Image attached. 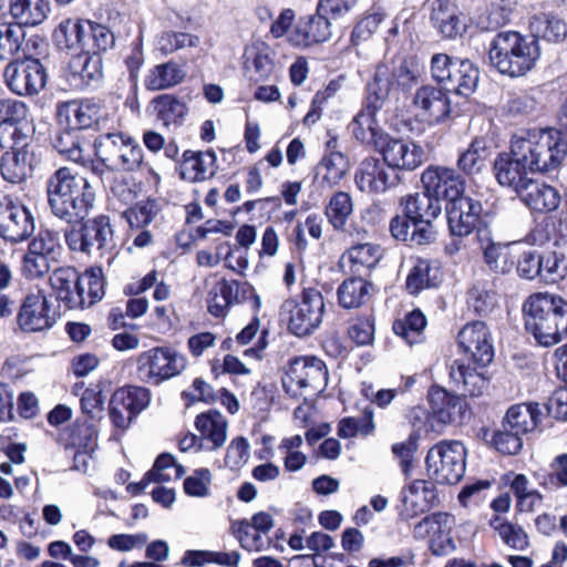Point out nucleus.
<instances>
[{
	"mask_svg": "<svg viewBox=\"0 0 567 567\" xmlns=\"http://www.w3.org/2000/svg\"><path fill=\"white\" fill-rule=\"evenodd\" d=\"M45 193L51 214L66 225L85 219L97 199L90 181L68 166L55 169L48 177Z\"/></svg>",
	"mask_w": 567,
	"mask_h": 567,
	"instance_id": "obj_1",
	"label": "nucleus"
},
{
	"mask_svg": "<svg viewBox=\"0 0 567 567\" xmlns=\"http://www.w3.org/2000/svg\"><path fill=\"white\" fill-rule=\"evenodd\" d=\"M524 329L538 347L551 348L567 339V299L548 291L530 293L522 305Z\"/></svg>",
	"mask_w": 567,
	"mask_h": 567,
	"instance_id": "obj_2",
	"label": "nucleus"
},
{
	"mask_svg": "<svg viewBox=\"0 0 567 567\" xmlns=\"http://www.w3.org/2000/svg\"><path fill=\"white\" fill-rule=\"evenodd\" d=\"M532 174L549 173L563 164L567 156V138L554 126L523 128L514 133L508 143Z\"/></svg>",
	"mask_w": 567,
	"mask_h": 567,
	"instance_id": "obj_3",
	"label": "nucleus"
},
{
	"mask_svg": "<svg viewBox=\"0 0 567 567\" xmlns=\"http://www.w3.org/2000/svg\"><path fill=\"white\" fill-rule=\"evenodd\" d=\"M542 55L538 38L516 30H501L489 41L487 58L492 68L511 79L533 71Z\"/></svg>",
	"mask_w": 567,
	"mask_h": 567,
	"instance_id": "obj_4",
	"label": "nucleus"
},
{
	"mask_svg": "<svg viewBox=\"0 0 567 567\" xmlns=\"http://www.w3.org/2000/svg\"><path fill=\"white\" fill-rule=\"evenodd\" d=\"M49 285L56 301L66 309H83L99 302L105 293V277L101 267H90L80 274L75 267L53 270Z\"/></svg>",
	"mask_w": 567,
	"mask_h": 567,
	"instance_id": "obj_5",
	"label": "nucleus"
},
{
	"mask_svg": "<svg viewBox=\"0 0 567 567\" xmlns=\"http://www.w3.org/2000/svg\"><path fill=\"white\" fill-rule=\"evenodd\" d=\"M64 230V240L73 252L107 257L111 259L117 247L115 238V224L110 215L97 214L86 217L82 221L68 225Z\"/></svg>",
	"mask_w": 567,
	"mask_h": 567,
	"instance_id": "obj_6",
	"label": "nucleus"
},
{
	"mask_svg": "<svg viewBox=\"0 0 567 567\" xmlns=\"http://www.w3.org/2000/svg\"><path fill=\"white\" fill-rule=\"evenodd\" d=\"M431 75L446 92L467 97L476 90L480 70L470 59L435 53L431 58Z\"/></svg>",
	"mask_w": 567,
	"mask_h": 567,
	"instance_id": "obj_7",
	"label": "nucleus"
},
{
	"mask_svg": "<svg viewBox=\"0 0 567 567\" xmlns=\"http://www.w3.org/2000/svg\"><path fill=\"white\" fill-rule=\"evenodd\" d=\"M61 313L54 307L44 289L37 288L24 293L14 316L16 330L25 333H43L51 330L60 319Z\"/></svg>",
	"mask_w": 567,
	"mask_h": 567,
	"instance_id": "obj_8",
	"label": "nucleus"
},
{
	"mask_svg": "<svg viewBox=\"0 0 567 567\" xmlns=\"http://www.w3.org/2000/svg\"><path fill=\"white\" fill-rule=\"evenodd\" d=\"M431 480L442 485L458 483L465 474L466 449L456 440H443L434 444L425 457Z\"/></svg>",
	"mask_w": 567,
	"mask_h": 567,
	"instance_id": "obj_9",
	"label": "nucleus"
},
{
	"mask_svg": "<svg viewBox=\"0 0 567 567\" xmlns=\"http://www.w3.org/2000/svg\"><path fill=\"white\" fill-rule=\"evenodd\" d=\"M445 214L449 231L454 237L464 238L475 234L478 240L489 231L488 213L477 197L463 193L445 204Z\"/></svg>",
	"mask_w": 567,
	"mask_h": 567,
	"instance_id": "obj_10",
	"label": "nucleus"
},
{
	"mask_svg": "<svg viewBox=\"0 0 567 567\" xmlns=\"http://www.w3.org/2000/svg\"><path fill=\"white\" fill-rule=\"evenodd\" d=\"M391 84L388 68L378 65L372 79L367 84L362 109L351 122L353 136L359 142H367L371 132L377 130L375 116L389 95Z\"/></svg>",
	"mask_w": 567,
	"mask_h": 567,
	"instance_id": "obj_11",
	"label": "nucleus"
},
{
	"mask_svg": "<svg viewBox=\"0 0 567 567\" xmlns=\"http://www.w3.org/2000/svg\"><path fill=\"white\" fill-rule=\"evenodd\" d=\"M136 377L146 384L159 385L179 375L186 368V358L171 347H154L138 354Z\"/></svg>",
	"mask_w": 567,
	"mask_h": 567,
	"instance_id": "obj_12",
	"label": "nucleus"
},
{
	"mask_svg": "<svg viewBox=\"0 0 567 567\" xmlns=\"http://www.w3.org/2000/svg\"><path fill=\"white\" fill-rule=\"evenodd\" d=\"M328 382V369L316 355H299L289 359L285 368L282 385L291 396H300L305 391L321 392Z\"/></svg>",
	"mask_w": 567,
	"mask_h": 567,
	"instance_id": "obj_13",
	"label": "nucleus"
},
{
	"mask_svg": "<svg viewBox=\"0 0 567 567\" xmlns=\"http://www.w3.org/2000/svg\"><path fill=\"white\" fill-rule=\"evenodd\" d=\"M249 302L254 312H259L261 300L248 281L221 278L207 293V311L214 318L224 319L234 305Z\"/></svg>",
	"mask_w": 567,
	"mask_h": 567,
	"instance_id": "obj_14",
	"label": "nucleus"
},
{
	"mask_svg": "<svg viewBox=\"0 0 567 567\" xmlns=\"http://www.w3.org/2000/svg\"><path fill=\"white\" fill-rule=\"evenodd\" d=\"M365 143H372L384 162L395 172L414 171L425 161V152L421 145L393 137L378 128L371 132Z\"/></svg>",
	"mask_w": 567,
	"mask_h": 567,
	"instance_id": "obj_15",
	"label": "nucleus"
},
{
	"mask_svg": "<svg viewBox=\"0 0 567 567\" xmlns=\"http://www.w3.org/2000/svg\"><path fill=\"white\" fill-rule=\"evenodd\" d=\"M110 112L102 99L85 97L59 102L55 106L56 122H68L81 132L101 131L110 121Z\"/></svg>",
	"mask_w": 567,
	"mask_h": 567,
	"instance_id": "obj_16",
	"label": "nucleus"
},
{
	"mask_svg": "<svg viewBox=\"0 0 567 567\" xmlns=\"http://www.w3.org/2000/svg\"><path fill=\"white\" fill-rule=\"evenodd\" d=\"M285 306L289 309L288 329L297 337L309 336L322 321L323 296L313 287L302 288L299 299L288 300Z\"/></svg>",
	"mask_w": 567,
	"mask_h": 567,
	"instance_id": "obj_17",
	"label": "nucleus"
},
{
	"mask_svg": "<svg viewBox=\"0 0 567 567\" xmlns=\"http://www.w3.org/2000/svg\"><path fill=\"white\" fill-rule=\"evenodd\" d=\"M8 89L19 96L39 94L47 85L48 71L43 63L32 56L10 61L3 71Z\"/></svg>",
	"mask_w": 567,
	"mask_h": 567,
	"instance_id": "obj_18",
	"label": "nucleus"
},
{
	"mask_svg": "<svg viewBox=\"0 0 567 567\" xmlns=\"http://www.w3.org/2000/svg\"><path fill=\"white\" fill-rule=\"evenodd\" d=\"M93 146L104 159L110 161L118 171L134 172L143 163V151L136 141L123 132H107L97 135Z\"/></svg>",
	"mask_w": 567,
	"mask_h": 567,
	"instance_id": "obj_19",
	"label": "nucleus"
},
{
	"mask_svg": "<svg viewBox=\"0 0 567 567\" xmlns=\"http://www.w3.org/2000/svg\"><path fill=\"white\" fill-rule=\"evenodd\" d=\"M11 137L10 150L0 157V174L6 182L16 185L25 182L32 175L37 157L29 136L22 130L16 128Z\"/></svg>",
	"mask_w": 567,
	"mask_h": 567,
	"instance_id": "obj_20",
	"label": "nucleus"
},
{
	"mask_svg": "<svg viewBox=\"0 0 567 567\" xmlns=\"http://www.w3.org/2000/svg\"><path fill=\"white\" fill-rule=\"evenodd\" d=\"M455 517L446 512H435L424 516L413 526V538L424 540L429 538V550L433 556H446L455 550L452 530Z\"/></svg>",
	"mask_w": 567,
	"mask_h": 567,
	"instance_id": "obj_21",
	"label": "nucleus"
},
{
	"mask_svg": "<svg viewBox=\"0 0 567 567\" xmlns=\"http://www.w3.org/2000/svg\"><path fill=\"white\" fill-rule=\"evenodd\" d=\"M456 343L465 361L481 369L488 367L494 360L492 332L484 321L473 320L465 323L457 333Z\"/></svg>",
	"mask_w": 567,
	"mask_h": 567,
	"instance_id": "obj_22",
	"label": "nucleus"
},
{
	"mask_svg": "<svg viewBox=\"0 0 567 567\" xmlns=\"http://www.w3.org/2000/svg\"><path fill=\"white\" fill-rule=\"evenodd\" d=\"M30 209L12 195L0 196V237L12 244L27 240L34 231Z\"/></svg>",
	"mask_w": 567,
	"mask_h": 567,
	"instance_id": "obj_23",
	"label": "nucleus"
},
{
	"mask_svg": "<svg viewBox=\"0 0 567 567\" xmlns=\"http://www.w3.org/2000/svg\"><path fill=\"white\" fill-rule=\"evenodd\" d=\"M151 401V391L138 385H124L112 394L109 403V414L112 424L121 430L130 426L131 422L145 410Z\"/></svg>",
	"mask_w": 567,
	"mask_h": 567,
	"instance_id": "obj_24",
	"label": "nucleus"
},
{
	"mask_svg": "<svg viewBox=\"0 0 567 567\" xmlns=\"http://www.w3.org/2000/svg\"><path fill=\"white\" fill-rule=\"evenodd\" d=\"M421 183L426 194L432 195L439 203L452 202L466 189L463 175L453 167L442 165H429L421 174Z\"/></svg>",
	"mask_w": 567,
	"mask_h": 567,
	"instance_id": "obj_25",
	"label": "nucleus"
},
{
	"mask_svg": "<svg viewBox=\"0 0 567 567\" xmlns=\"http://www.w3.org/2000/svg\"><path fill=\"white\" fill-rule=\"evenodd\" d=\"M354 183L360 192L378 195L398 186L401 176L383 158L370 156L359 164Z\"/></svg>",
	"mask_w": 567,
	"mask_h": 567,
	"instance_id": "obj_26",
	"label": "nucleus"
},
{
	"mask_svg": "<svg viewBox=\"0 0 567 567\" xmlns=\"http://www.w3.org/2000/svg\"><path fill=\"white\" fill-rule=\"evenodd\" d=\"M332 24L329 18L317 9L313 13L300 16L289 33V44L297 49H309L329 41Z\"/></svg>",
	"mask_w": 567,
	"mask_h": 567,
	"instance_id": "obj_27",
	"label": "nucleus"
},
{
	"mask_svg": "<svg viewBox=\"0 0 567 567\" xmlns=\"http://www.w3.org/2000/svg\"><path fill=\"white\" fill-rule=\"evenodd\" d=\"M413 105L429 124H440L452 118L449 92L440 85L420 86L414 94Z\"/></svg>",
	"mask_w": 567,
	"mask_h": 567,
	"instance_id": "obj_28",
	"label": "nucleus"
},
{
	"mask_svg": "<svg viewBox=\"0 0 567 567\" xmlns=\"http://www.w3.org/2000/svg\"><path fill=\"white\" fill-rule=\"evenodd\" d=\"M465 359H455L449 365L450 384L463 398H480L489 386V378L471 367Z\"/></svg>",
	"mask_w": 567,
	"mask_h": 567,
	"instance_id": "obj_29",
	"label": "nucleus"
},
{
	"mask_svg": "<svg viewBox=\"0 0 567 567\" xmlns=\"http://www.w3.org/2000/svg\"><path fill=\"white\" fill-rule=\"evenodd\" d=\"M427 401L432 417L441 424H461L464 420L467 404L460 394L451 393L437 384L427 391Z\"/></svg>",
	"mask_w": 567,
	"mask_h": 567,
	"instance_id": "obj_30",
	"label": "nucleus"
},
{
	"mask_svg": "<svg viewBox=\"0 0 567 567\" xmlns=\"http://www.w3.org/2000/svg\"><path fill=\"white\" fill-rule=\"evenodd\" d=\"M493 175L502 187L512 188L517 194L530 182L528 167L508 148L497 153L492 162Z\"/></svg>",
	"mask_w": 567,
	"mask_h": 567,
	"instance_id": "obj_31",
	"label": "nucleus"
},
{
	"mask_svg": "<svg viewBox=\"0 0 567 567\" xmlns=\"http://www.w3.org/2000/svg\"><path fill=\"white\" fill-rule=\"evenodd\" d=\"M399 206L402 209L401 214L394 215L390 223L400 225L401 230L408 225L411 219H431L437 218L442 212L441 203H439L432 195L426 194L423 189L422 193L408 194L400 197Z\"/></svg>",
	"mask_w": 567,
	"mask_h": 567,
	"instance_id": "obj_32",
	"label": "nucleus"
},
{
	"mask_svg": "<svg viewBox=\"0 0 567 567\" xmlns=\"http://www.w3.org/2000/svg\"><path fill=\"white\" fill-rule=\"evenodd\" d=\"M493 147L491 141L482 135L472 138L466 148L458 152L456 169L463 177L481 175L492 163Z\"/></svg>",
	"mask_w": 567,
	"mask_h": 567,
	"instance_id": "obj_33",
	"label": "nucleus"
},
{
	"mask_svg": "<svg viewBox=\"0 0 567 567\" xmlns=\"http://www.w3.org/2000/svg\"><path fill=\"white\" fill-rule=\"evenodd\" d=\"M477 243L483 254V261L492 272L506 275L514 269V259L519 256L518 246L515 243L494 241L491 230Z\"/></svg>",
	"mask_w": 567,
	"mask_h": 567,
	"instance_id": "obj_34",
	"label": "nucleus"
},
{
	"mask_svg": "<svg viewBox=\"0 0 567 567\" xmlns=\"http://www.w3.org/2000/svg\"><path fill=\"white\" fill-rule=\"evenodd\" d=\"M384 256L383 248L374 243H357L348 247L341 262L348 266L350 275L369 277Z\"/></svg>",
	"mask_w": 567,
	"mask_h": 567,
	"instance_id": "obj_35",
	"label": "nucleus"
},
{
	"mask_svg": "<svg viewBox=\"0 0 567 567\" xmlns=\"http://www.w3.org/2000/svg\"><path fill=\"white\" fill-rule=\"evenodd\" d=\"M518 195L533 214L547 215L555 212L561 200L560 194L556 187L533 178Z\"/></svg>",
	"mask_w": 567,
	"mask_h": 567,
	"instance_id": "obj_36",
	"label": "nucleus"
},
{
	"mask_svg": "<svg viewBox=\"0 0 567 567\" xmlns=\"http://www.w3.org/2000/svg\"><path fill=\"white\" fill-rule=\"evenodd\" d=\"M69 80L76 89H85L102 81V56L79 52L69 62Z\"/></svg>",
	"mask_w": 567,
	"mask_h": 567,
	"instance_id": "obj_37",
	"label": "nucleus"
},
{
	"mask_svg": "<svg viewBox=\"0 0 567 567\" xmlns=\"http://www.w3.org/2000/svg\"><path fill=\"white\" fill-rule=\"evenodd\" d=\"M542 406L529 401L511 405L501 421L502 426L517 431L522 436L533 432L542 422Z\"/></svg>",
	"mask_w": 567,
	"mask_h": 567,
	"instance_id": "obj_38",
	"label": "nucleus"
},
{
	"mask_svg": "<svg viewBox=\"0 0 567 567\" xmlns=\"http://www.w3.org/2000/svg\"><path fill=\"white\" fill-rule=\"evenodd\" d=\"M373 289L367 277L351 275L337 289L338 305L347 310L361 308L370 301Z\"/></svg>",
	"mask_w": 567,
	"mask_h": 567,
	"instance_id": "obj_39",
	"label": "nucleus"
},
{
	"mask_svg": "<svg viewBox=\"0 0 567 567\" xmlns=\"http://www.w3.org/2000/svg\"><path fill=\"white\" fill-rule=\"evenodd\" d=\"M217 156L214 150L194 152L186 150L183 153L181 177L190 183L204 182L215 174Z\"/></svg>",
	"mask_w": 567,
	"mask_h": 567,
	"instance_id": "obj_40",
	"label": "nucleus"
},
{
	"mask_svg": "<svg viewBox=\"0 0 567 567\" xmlns=\"http://www.w3.org/2000/svg\"><path fill=\"white\" fill-rule=\"evenodd\" d=\"M391 236L409 247H420L433 244L436 240V230L431 219H411L401 230L400 225L389 223Z\"/></svg>",
	"mask_w": 567,
	"mask_h": 567,
	"instance_id": "obj_41",
	"label": "nucleus"
},
{
	"mask_svg": "<svg viewBox=\"0 0 567 567\" xmlns=\"http://www.w3.org/2000/svg\"><path fill=\"white\" fill-rule=\"evenodd\" d=\"M441 281L440 267L429 259L419 258L406 276L405 289L410 295L417 296L423 290L439 287Z\"/></svg>",
	"mask_w": 567,
	"mask_h": 567,
	"instance_id": "obj_42",
	"label": "nucleus"
},
{
	"mask_svg": "<svg viewBox=\"0 0 567 567\" xmlns=\"http://www.w3.org/2000/svg\"><path fill=\"white\" fill-rule=\"evenodd\" d=\"M80 52L102 56L115 45V35L105 24L84 19Z\"/></svg>",
	"mask_w": 567,
	"mask_h": 567,
	"instance_id": "obj_43",
	"label": "nucleus"
},
{
	"mask_svg": "<svg viewBox=\"0 0 567 567\" xmlns=\"http://www.w3.org/2000/svg\"><path fill=\"white\" fill-rule=\"evenodd\" d=\"M435 30L445 39H455L464 31L457 10L449 0H435L430 14Z\"/></svg>",
	"mask_w": 567,
	"mask_h": 567,
	"instance_id": "obj_44",
	"label": "nucleus"
},
{
	"mask_svg": "<svg viewBox=\"0 0 567 567\" xmlns=\"http://www.w3.org/2000/svg\"><path fill=\"white\" fill-rule=\"evenodd\" d=\"M478 436L493 450L505 456L517 455L523 449V436L508 426L491 430L483 426Z\"/></svg>",
	"mask_w": 567,
	"mask_h": 567,
	"instance_id": "obj_45",
	"label": "nucleus"
},
{
	"mask_svg": "<svg viewBox=\"0 0 567 567\" xmlns=\"http://www.w3.org/2000/svg\"><path fill=\"white\" fill-rule=\"evenodd\" d=\"M58 124L61 127L53 140L54 148L74 163L83 159L84 144L86 143L83 132L73 126L70 121L58 122Z\"/></svg>",
	"mask_w": 567,
	"mask_h": 567,
	"instance_id": "obj_46",
	"label": "nucleus"
},
{
	"mask_svg": "<svg viewBox=\"0 0 567 567\" xmlns=\"http://www.w3.org/2000/svg\"><path fill=\"white\" fill-rule=\"evenodd\" d=\"M347 157L343 153L324 154L315 169V183L321 188L338 185L347 172Z\"/></svg>",
	"mask_w": 567,
	"mask_h": 567,
	"instance_id": "obj_47",
	"label": "nucleus"
},
{
	"mask_svg": "<svg viewBox=\"0 0 567 567\" xmlns=\"http://www.w3.org/2000/svg\"><path fill=\"white\" fill-rule=\"evenodd\" d=\"M427 319L424 312L420 308H414L403 317L396 318L392 323V330L409 346H413L424 340Z\"/></svg>",
	"mask_w": 567,
	"mask_h": 567,
	"instance_id": "obj_48",
	"label": "nucleus"
},
{
	"mask_svg": "<svg viewBox=\"0 0 567 567\" xmlns=\"http://www.w3.org/2000/svg\"><path fill=\"white\" fill-rule=\"evenodd\" d=\"M185 79V72L174 61L154 65L144 79V87L147 91H162L181 84Z\"/></svg>",
	"mask_w": 567,
	"mask_h": 567,
	"instance_id": "obj_49",
	"label": "nucleus"
},
{
	"mask_svg": "<svg viewBox=\"0 0 567 567\" xmlns=\"http://www.w3.org/2000/svg\"><path fill=\"white\" fill-rule=\"evenodd\" d=\"M164 202L156 197H146L128 206L122 217L131 229L147 228L162 213Z\"/></svg>",
	"mask_w": 567,
	"mask_h": 567,
	"instance_id": "obj_50",
	"label": "nucleus"
},
{
	"mask_svg": "<svg viewBox=\"0 0 567 567\" xmlns=\"http://www.w3.org/2000/svg\"><path fill=\"white\" fill-rule=\"evenodd\" d=\"M151 104L157 120L166 127L181 125L187 114V105L174 94H159L152 100Z\"/></svg>",
	"mask_w": 567,
	"mask_h": 567,
	"instance_id": "obj_51",
	"label": "nucleus"
},
{
	"mask_svg": "<svg viewBox=\"0 0 567 567\" xmlns=\"http://www.w3.org/2000/svg\"><path fill=\"white\" fill-rule=\"evenodd\" d=\"M352 213V197L343 190L333 193L324 206V215L334 231H346V226Z\"/></svg>",
	"mask_w": 567,
	"mask_h": 567,
	"instance_id": "obj_52",
	"label": "nucleus"
},
{
	"mask_svg": "<svg viewBox=\"0 0 567 567\" xmlns=\"http://www.w3.org/2000/svg\"><path fill=\"white\" fill-rule=\"evenodd\" d=\"M50 12L48 0H14L11 3V16L16 24L34 27L42 23Z\"/></svg>",
	"mask_w": 567,
	"mask_h": 567,
	"instance_id": "obj_53",
	"label": "nucleus"
},
{
	"mask_svg": "<svg viewBox=\"0 0 567 567\" xmlns=\"http://www.w3.org/2000/svg\"><path fill=\"white\" fill-rule=\"evenodd\" d=\"M530 29L535 37L547 42L560 43L567 38V23L555 14L539 13L530 19Z\"/></svg>",
	"mask_w": 567,
	"mask_h": 567,
	"instance_id": "obj_54",
	"label": "nucleus"
},
{
	"mask_svg": "<svg viewBox=\"0 0 567 567\" xmlns=\"http://www.w3.org/2000/svg\"><path fill=\"white\" fill-rule=\"evenodd\" d=\"M195 426L203 437L213 443V449H218L225 443L227 423L218 411L209 410L198 414Z\"/></svg>",
	"mask_w": 567,
	"mask_h": 567,
	"instance_id": "obj_55",
	"label": "nucleus"
},
{
	"mask_svg": "<svg viewBox=\"0 0 567 567\" xmlns=\"http://www.w3.org/2000/svg\"><path fill=\"white\" fill-rule=\"evenodd\" d=\"M537 101L527 93H513L502 106V115L509 121L523 122L535 116Z\"/></svg>",
	"mask_w": 567,
	"mask_h": 567,
	"instance_id": "obj_56",
	"label": "nucleus"
},
{
	"mask_svg": "<svg viewBox=\"0 0 567 567\" xmlns=\"http://www.w3.org/2000/svg\"><path fill=\"white\" fill-rule=\"evenodd\" d=\"M489 526L498 533L503 543L516 550H525L529 546L528 535L523 527L515 525L498 515L489 519Z\"/></svg>",
	"mask_w": 567,
	"mask_h": 567,
	"instance_id": "obj_57",
	"label": "nucleus"
},
{
	"mask_svg": "<svg viewBox=\"0 0 567 567\" xmlns=\"http://www.w3.org/2000/svg\"><path fill=\"white\" fill-rule=\"evenodd\" d=\"M84 19H65L53 31V40L60 49L81 50Z\"/></svg>",
	"mask_w": 567,
	"mask_h": 567,
	"instance_id": "obj_58",
	"label": "nucleus"
},
{
	"mask_svg": "<svg viewBox=\"0 0 567 567\" xmlns=\"http://www.w3.org/2000/svg\"><path fill=\"white\" fill-rule=\"evenodd\" d=\"M516 2L513 0H492L486 16L480 17L478 24L483 30H498L508 24Z\"/></svg>",
	"mask_w": 567,
	"mask_h": 567,
	"instance_id": "obj_59",
	"label": "nucleus"
},
{
	"mask_svg": "<svg viewBox=\"0 0 567 567\" xmlns=\"http://www.w3.org/2000/svg\"><path fill=\"white\" fill-rule=\"evenodd\" d=\"M24 31L19 24L1 23L0 24V60L13 61L12 59L20 52L23 41Z\"/></svg>",
	"mask_w": 567,
	"mask_h": 567,
	"instance_id": "obj_60",
	"label": "nucleus"
},
{
	"mask_svg": "<svg viewBox=\"0 0 567 567\" xmlns=\"http://www.w3.org/2000/svg\"><path fill=\"white\" fill-rule=\"evenodd\" d=\"M375 317L373 313L357 316L348 327L349 338L359 347L373 343Z\"/></svg>",
	"mask_w": 567,
	"mask_h": 567,
	"instance_id": "obj_61",
	"label": "nucleus"
},
{
	"mask_svg": "<svg viewBox=\"0 0 567 567\" xmlns=\"http://www.w3.org/2000/svg\"><path fill=\"white\" fill-rule=\"evenodd\" d=\"M82 413L92 421L101 420L104 414V396L100 383H91L80 399Z\"/></svg>",
	"mask_w": 567,
	"mask_h": 567,
	"instance_id": "obj_62",
	"label": "nucleus"
},
{
	"mask_svg": "<svg viewBox=\"0 0 567 567\" xmlns=\"http://www.w3.org/2000/svg\"><path fill=\"white\" fill-rule=\"evenodd\" d=\"M28 248L58 260L62 252L59 233L49 228H40L37 236L29 243Z\"/></svg>",
	"mask_w": 567,
	"mask_h": 567,
	"instance_id": "obj_63",
	"label": "nucleus"
},
{
	"mask_svg": "<svg viewBox=\"0 0 567 567\" xmlns=\"http://www.w3.org/2000/svg\"><path fill=\"white\" fill-rule=\"evenodd\" d=\"M467 306L475 316L487 317L496 306V293L474 285L467 292Z\"/></svg>",
	"mask_w": 567,
	"mask_h": 567,
	"instance_id": "obj_64",
	"label": "nucleus"
}]
</instances>
